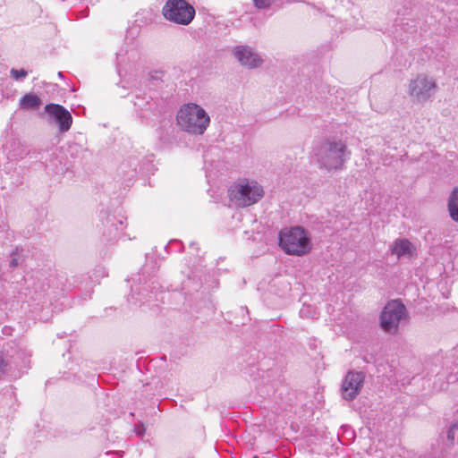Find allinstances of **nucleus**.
I'll return each mask as SVG.
<instances>
[{
  "instance_id": "obj_13",
  "label": "nucleus",
  "mask_w": 458,
  "mask_h": 458,
  "mask_svg": "<svg viewBox=\"0 0 458 458\" xmlns=\"http://www.w3.org/2000/svg\"><path fill=\"white\" fill-rule=\"evenodd\" d=\"M9 159L22 158L27 155L26 147L18 139H11L5 147Z\"/></svg>"
},
{
  "instance_id": "obj_22",
  "label": "nucleus",
  "mask_w": 458,
  "mask_h": 458,
  "mask_svg": "<svg viewBox=\"0 0 458 458\" xmlns=\"http://www.w3.org/2000/svg\"><path fill=\"white\" fill-rule=\"evenodd\" d=\"M123 56H124V55L122 53L116 54V61H117L116 64H117V70H118L119 74H121V71H122L121 66L123 65V63L124 62Z\"/></svg>"
},
{
  "instance_id": "obj_21",
  "label": "nucleus",
  "mask_w": 458,
  "mask_h": 458,
  "mask_svg": "<svg viewBox=\"0 0 458 458\" xmlns=\"http://www.w3.org/2000/svg\"><path fill=\"white\" fill-rule=\"evenodd\" d=\"M17 250L12 253V258L9 263L10 267L14 268L19 265V258L17 257Z\"/></svg>"
},
{
  "instance_id": "obj_6",
  "label": "nucleus",
  "mask_w": 458,
  "mask_h": 458,
  "mask_svg": "<svg viewBox=\"0 0 458 458\" xmlns=\"http://www.w3.org/2000/svg\"><path fill=\"white\" fill-rule=\"evenodd\" d=\"M437 89L434 78L421 73L410 80L407 93L413 103L422 104L435 95Z\"/></svg>"
},
{
  "instance_id": "obj_30",
  "label": "nucleus",
  "mask_w": 458,
  "mask_h": 458,
  "mask_svg": "<svg viewBox=\"0 0 458 458\" xmlns=\"http://www.w3.org/2000/svg\"><path fill=\"white\" fill-rule=\"evenodd\" d=\"M58 76H59V77H63V72H58Z\"/></svg>"
},
{
  "instance_id": "obj_5",
  "label": "nucleus",
  "mask_w": 458,
  "mask_h": 458,
  "mask_svg": "<svg viewBox=\"0 0 458 458\" xmlns=\"http://www.w3.org/2000/svg\"><path fill=\"white\" fill-rule=\"evenodd\" d=\"M408 318L404 304L399 300H393L386 303L380 314V326L385 332L395 335L400 325L407 322Z\"/></svg>"
},
{
  "instance_id": "obj_23",
  "label": "nucleus",
  "mask_w": 458,
  "mask_h": 458,
  "mask_svg": "<svg viewBox=\"0 0 458 458\" xmlns=\"http://www.w3.org/2000/svg\"><path fill=\"white\" fill-rule=\"evenodd\" d=\"M458 429V424H454L450 427L448 432H447V438L451 441H454V432Z\"/></svg>"
},
{
  "instance_id": "obj_3",
  "label": "nucleus",
  "mask_w": 458,
  "mask_h": 458,
  "mask_svg": "<svg viewBox=\"0 0 458 458\" xmlns=\"http://www.w3.org/2000/svg\"><path fill=\"white\" fill-rule=\"evenodd\" d=\"M278 240L281 249L289 255L303 256L311 249L310 238L301 226L281 230Z\"/></svg>"
},
{
  "instance_id": "obj_9",
  "label": "nucleus",
  "mask_w": 458,
  "mask_h": 458,
  "mask_svg": "<svg viewBox=\"0 0 458 458\" xmlns=\"http://www.w3.org/2000/svg\"><path fill=\"white\" fill-rule=\"evenodd\" d=\"M45 112L58 125L60 132H66L70 130L72 123V117L70 112L63 106L58 104H47L45 106Z\"/></svg>"
},
{
  "instance_id": "obj_1",
  "label": "nucleus",
  "mask_w": 458,
  "mask_h": 458,
  "mask_svg": "<svg viewBox=\"0 0 458 458\" xmlns=\"http://www.w3.org/2000/svg\"><path fill=\"white\" fill-rule=\"evenodd\" d=\"M176 122L182 131L191 135H202L209 126L210 117L200 106L189 103L180 107Z\"/></svg>"
},
{
  "instance_id": "obj_29",
  "label": "nucleus",
  "mask_w": 458,
  "mask_h": 458,
  "mask_svg": "<svg viewBox=\"0 0 458 458\" xmlns=\"http://www.w3.org/2000/svg\"><path fill=\"white\" fill-rule=\"evenodd\" d=\"M132 173L135 174L136 173V166L133 168L132 170ZM134 174H131V176H133Z\"/></svg>"
},
{
  "instance_id": "obj_7",
  "label": "nucleus",
  "mask_w": 458,
  "mask_h": 458,
  "mask_svg": "<svg viewBox=\"0 0 458 458\" xmlns=\"http://www.w3.org/2000/svg\"><path fill=\"white\" fill-rule=\"evenodd\" d=\"M165 18L177 24L188 25L195 16V9L186 0H168L163 7Z\"/></svg>"
},
{
  "instance_id": "obj_24",
  "label": "nucleus",
  "mask_w": 458,
  "mask_h": 458,
  "mask_svg": "<svg viewBox=\"0 0 458 458\" xmlns=\"http://www.w3.org/2000/svg\"><path fill=\"white\" fill-rule=\"evenodd\" d=\"M134 431L139 436L142 435L146 431L144 424L139 423L138 425H136Z\"/></svg>"
},
{
  "instance_id": "obj_15",
  "label": "nucleus",
  "mask_w": 458,
  "mask_h": 458,
  "mask_svg": "<svg viewBox=\"0 0 458 458\" xmlns=\"http://www.w3.org/2000/svg\"><path fill=\"white\" fill-rule=\"evenodd\" d=\"M20 105L23 109H36L41 105V99L33 93H28L21 98Z\"/></svg>"
},
{
  "instance_id": "obj_20",
  "label": "nucleus",
  "mask_w": 458,
  "mask_h": 458,
  "mask_svg": "<svg viewBox=\"0 0 458 458\" xmlns=\"http://www.w3.org/2000/svg\"><path fill=\"white\" fill-rule=\"evenodd\" d=\"M253 3L258 9H266L271 5L272 0H253Z\"/></svg>"
},
{
  "instance_id": "obj_11",
  "label": "nucleus",
  "mask_w": 458,
  "mask_h": 458,
  "mask_svg": "<svg viewBox=\"0 0 458 458\" xmlns=\"http://www.w3.org/2000/svg\"><path fill=\"white\" fill-rule=\"evenodd\" d=\"M105 226L104 235L108 242L120 238L123 222L114 216H108L103 223Z\"/></svg>"
},
{
  "instance_id": "obj_8",
  "label": "nucleus",
  "mask_w": 458,
  "mask_h": 458,
  "mask_svg": "<svg viewBox=\"0 0 458 458\" xmlns=\"http://www.w3.org/2000/svg\"><path fill=\"white\" fill-rule=\"evenodd\" d=\"M365 380V375L363 372L349 371L342 384L341 391L342 396L347 401L354 400L360 394L363 383Z\"/></svg>"
},
{
  "instance_id": "obj_19",
  "label": "nucleus",
  "mask_w": 458,
  "mask_h": 458,
  "mask_svg": "<svg viewBox=\"0 0 458 458\" xmlns=\"http://www.w3.org/2000/svg\"><path fill=\"white\" fill-rule=\"evenodd\" d=\"M164 72L161 71H154L149 72L148 78L149 81H151L154 84L156 81H163Z\"/></svg>"
},
{
  "instance_id": "obj_10",
  "label": "nucleus",
  "mask_w": 458,
  "mask_h": 458,
  "mask_svg": "<svg viewBox=\"0 0 458 458\" xmlns=\"http://www.w3.org/2000/svg\"><path fill=\"white\" fill-rule=\"evenodd\" d=\"M233 55L240 64L248 68H257L263 64V59L247 45L237 46L233 49Z\"/></svg>"
},
{
  "instance_id": "obj_12",
  "label": "nucleus",
  "mask_w": 458,
  "mask_h": 458,
  "mask_svg": "<svg viewBox=\"0 0 458 458\" xmlns=\"http://www.w3.org/2000/svg\"><path fill=\"white\" fill-rule=\"evenodd\" d=\"M391 250L398 259L403 257L411 259L416 255L415 247L407 239H396L391 247Z\"/></svg>"
},
{
  "instance_id": "obj_14",
  "label": "nucleus",
  "mask_w": 458,
  "mask_h": 458,
  "mask_svg": "<svg viewBox=\"0 0 458 458\" xmlns=\"http://www.w3.org/2000/svg\"><path fill=\"white\" fill-rule=\"evenodd\" d=\"M447 210L453 221L458 222V187H454L447 199Z\"/></svg>"
},
{
  "instance_id": "obj_16",
  "label": "nucleus",
  "mask_w": 458,
  "mask_h": 458,
  "mask_svg": "<svg viewBox=\"0 0 458 458\" xmlns=\"http://www.w3.org/2000/svg\"><path fill=\"white\" fill-rule=\"evenodd\" d=\"M85 151L86 148H84L83 146L76 142L70 143L67 148V154L73 159L82 157L84 156Z\"/></svg>"
},
{
  "instance_id": "obj_18",
  "label": "nucleus",
  "mask_w": 458,
  "mask_h": 458,
  "mask_svg": "<svg viewBox=\"0 0 458 458\" xmlns=\"http://www.w3.org/2000/svg\"><path fill=\"white\" fill-rule=\"evenodd\" d=\"M10 75L13 79L16 81H22L24 78L27 77L28 72L24 69L17 70V69H11Z\"/></svg>"
},
{
  "instance_id": "obj_27",
  "label": "nucleus",
  "mask_w": 458,
  "mask_h": 458,
  "mask_svg": "<svg viewBox=\"0 0 458 458\" xmlns=\"http://www.w3.org/2000/svg\"><path fill=\"white\" fill-rule=\"evenodd\" d=\"M131 291H132L131 299H134V300H135V301H134V302L141 301V299H140V298H135V296H134V292H135V291H137V289H135V290H134V289L132 288V290H131Z\"/></svg>"
},
{
  "instance_id": "obj_28",
  "label": "nucleus",
  "mask_w": 458,
  "mask_h": 458,
  "mask_svg": "<svg viewBox=\"0 0 458 458\" xmlns=\"http://www.w3.org/2000/svg\"><path fill=\"white\" fill-rule=\"evenodd\" d=\"M4 454H5V451H4V450L1 451V452H0V458H2V456H3Z\"/></svg>"
},
{
  "instance_id": "obj_25",
  "label": "nucleus",
  "mask_w": 458,
  "mask_h": 458,
  "mask_svg": "<svg viewBox=\"0 0 458 458\" xmlns=\"http://www.w3.org/2000/svg\"><path fill=\"white\" fill-rule=\"evenodd\" d=\"M7 366L6 361L3 357L0 356V373L4 372L5 367Z\"/></svg>"
},
{
  "instance_id": "obj_4",
  "label": "nucleus",
  "mask_w": 458,
  "mask_h": 458,
  "mask_svg": "<svg viewBox=\"0 0 458 458\" xmlns=\"http://www.w3.org/2000/svg\"><path fill=\"white\" fill-rule=\"evenodd\" d=\"M264 195L263 188L256 182L242 181L229 190L231 200L241 208L249 207L259 201Z\"/></svg>"
},
{
  "instance_id": "obj_17",
  "label": "nucleus",
  "mask_w": 458,
  "mask_h": 458,
  "mask_svg": "<svg viewBox=\"0 0 458 458\" xmlns=\"http://www.w3.org/2000/svg\"><path fill=\"white\" fill-rule=\"evenodd\" d=\"M134 105L140 109L148 110L154 108V106H156V102L153 101V98L151 96H148V98L137 96Z\"/></svg>"
},
{
  "instance_id": "obj_26",
  "label": "nucleus",
  "mask_w": 458,
  "mask_h": 458,
  "mask_svg": "<svg viewBox=\"0 0 458 458\" xmlns=\"http://www.w3.org/2000/svg\"><path fill=\"white\" fill-rule=\"evenodd\" d=\"M310 312L308 310V309H301V310H300V315H301V318H307V317H309V316H310Z\"/></svg>"
},
{
  "instance_id": "obj_2",
  "label": "nucleus",
  "mask_w": 458,
  "mask_h": 458,
  "mask_svg": "<svg viewBox=\"0 0 458 458\" xmlns=\"http://www.w3.org/2000/svg\"><path fill=\"white\" fill-rule=\"evenodd\" d=\"M350 154L342 140H327L319 146L316 156L321 168L332 171L342 169Z\"/></svg>"
}]
</instances>
